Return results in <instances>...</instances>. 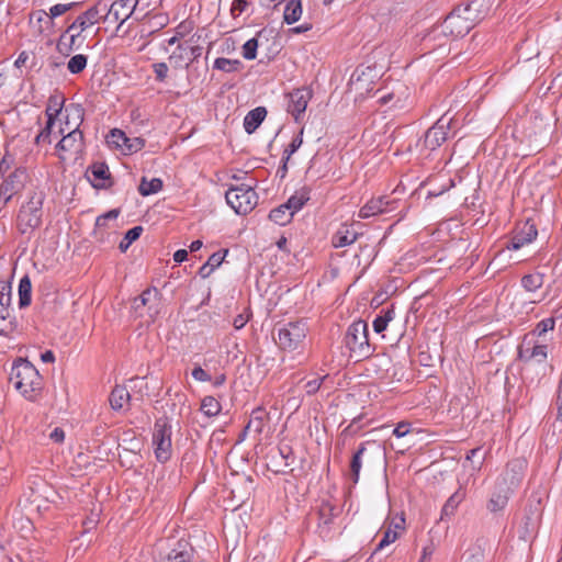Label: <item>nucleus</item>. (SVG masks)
<instances>
[{
    "label": "nucleus",
    "instance_id": "nucleus-1",
    "mask_svg": "<svg viewBox=\"0 0 562 562\" xmlns=\"http://www.w3.org/2000/svg\"><path fill=\"white\" fill-rule=\"evenodd\" d=\"M482 1L472 0L464 5H458L443 20V29L448 30L450 37L465 36L477 23H480L485 13L481 11Z\"/></svg>",
    "mask_w": 562,
    "mask_h": 562
},
{
    "label": "nucleus",
    "instance_id": "nucleus-2",
    "mask_svg": "<svg viewBox=\"0 0 562 562\" xmlns=\"http://www.w3.org/2000/svg\"><path fill=\"white\" fill-rule=\"evenodd\" d=\"M10 382L29 401H35L42 389V379L37 369L24 358L14 361Z\"/></svg>",
    "mask_w": 562,
    "mask_h": 562
},
{
    "label": "nucleus",
    "instance_id": "nucleus-3",
    "mask_svg": "<svg viewBox=\"0 0 562 562\" xmlns=\"http://www.w3.org/2000/svg\"><path fill=\"white\" fill-rule=\"evenodd\" d=\"M452 117L443 114L435 124L429 127L423 138H418L415 143V150L419 157H428V155L440 147L449 137Z\"/></svg>",
    "mask_w": 562,
    "mask_h": 562
},
{
    "label": "nucleus",
    "instance_id": "nucleus-4",
    "mask_svg": "<svg viewBox=\"0 0 562 562\" xmlns=\"http://www.w3.org/2000/svg\"><path fill=\"white\" fill-rule=\"evenodd\" d=\"M44 194L34 192L18 214V228L21 234H31L42 224Z\"/></svg>",
    "mask_w": 562,
    "mask_h": 562
},
{
    "label": "nucleus",
    "instance_id": "nucleus-5",
    "mask_svg": "<svg viewBox=\"0 0 562 562\" xmlns=\"http://www.w3.org/2000/svg\"><path fill=\"white\" fill-rule=\"evenodd\" d=\"M225 199L227 204L238 215L250 213L258 203V195L254 187L246 183L231 187L225 194Z\"/></svg>",
    "mask_w": 562,
    "mask_h": 562
},
{
    "label": "nucleus",
    "instance_id": "nucleus-6",
    "mask_svg": "<svg viewBox=\"0 0 562 562\" xmlns=\"http://www.w3.org/2000/svg\"><path fill=\"white\" fill-rule=\"evenodd\" d=\"M172 427L167 417L158 418L153 431L154 453L158 462L166 463L172 456Z\"/></svg>",
    "mask_w": 562,
    "mask_h": 562
},
{
    "label": "nucleus",
    "instance_id": "nucleus-7",
    "mask_svg": "<svg viewBox=\"0 0 562 562\" xmlns=\"http://www.w3.org/2000/svg\"><path fill=\"white\" fill-rule=\"evenodd\" d=\"M120 213V209H112L95 218L94 228L91 234L95 243L100 245L113 244L116 235L115 221Z\"/></svg>",
    "mask_w": 562,
    "mask_h": 562
},
{
    "label": "nucleus",
    "instance_id": "nucleus-8",
    "mask_svg": "<svg viewBox=\"0 0 562 562\" xmlns=\"http://www.w3.org/2000/svg\"><path fill=\"white\" fill-rule=\"evenodd\" d=\"M105 12V2L99 1L94 5L88 8L85 12L79 14L75 21L66 29V31L60 35L59 41L57 43V48L64 45L63 41L66 37L67 33L72 32L74 29H79L80 32H83L91 27L92 25L99 23L101 19L104 20L103 13Z\"/></svg>",
    "mask_w": 562,
    "mask_h": 562
},
{
    "label": "nucleus",
    "instance_id": "nucleus-9",
    "mask_svg": "<svg viewBox=\"0 0 562 562\" xmlns=\"http://www.w3.org/2000/svg\"><path fill=\"white\" fill-rule=\"evenodd\" d=\"M307 333V323L303 319L290 322L279 329V346L282 349H297L304 342Z\"/></svg>",
    "mask_w": 562,
    "mask_h": 562
},
{
    "label": "nucleus",
    "instance_id": "nucleus-10",
    "mask_svg": "<svg viewBox=\"0 0 562 562\" xmlns=\"http://www.w3.org/2000/svg\"><path fill=\"white\" fill-rule=\"evenodd\" d=\"M143 0H116L110 5L105 2L104 22L119 23L117 30L132 16Z\"/></svg>",
    "mask_w": 562,
    "mask_h": 562
},
{
    "label": "nucleus",
    "instance_id": "nucleus-11",
    "mask_svg": "<svg viewBox=\"0 0 562 562\" xmlns=\"http://www.w3.org/2000/svg\"><path fill=\"white\" fill-rule=\"evenodd\" d=\"M344 344L348 351H357L362 350L364 347H370L368 323L363 319L352 322L347 328Z\"/></svg>",
    "mask_w": 562,
    "mask_h": 562
},
{
    "label": "nucleus",
    "instance_id": "nucleus-12",
    "mask_svg": "<svg viewBox=\"0 0 562 562\" xmlns=\"http://www.w3.org/2000/svg\"><path fill=\"white\" fill-rule=\"evenodd\" d=\"M106 143L109 146L120 149L124 155H132L142 150L145 146V139L142 137L130 138L127 135L119 128H113L106 136Z\"/></svg>",
    "mask_w": 562,
    "mask_h": 562
},
{
    "label": "nucleus",
    "instance_id": "nucleus-13",
    "mask_svg": "<svg viewBox=\"0 0 562 562\" xmlns=\"http://www.w3.org/2000/svg\"><path fill=\"white\" fill-rule=\"evenodd\" d=\"M11 286L0 283V335L9 337L16 329V322L11 318Z\"/></svg>",
    "mask_w": 562,
    "mask_h": 562
},
{
    "label": "nucleus",
    "instance_id": "nucleus-14",
    "mask_svg": "<svg viewBox=\"0 0 562 562\" xmlns=\"http://www.w3.org/2000/svg\"><path fill=\"white\" fill-rule=\"evenodd\" d=\"M195 550L187 539L177 540L166 552L160 553L158 562H195Z\"/></svg>",
    "mask_w": 562,
    "mask_h": 562
},
{
    "label": "nucleus",
    "instance_id": "nucleus-15",
    "mask_svg": "<svg viewBox=\"0 0 562 562\" xmlns=\"http://www.w3.org/2000/svg\"><path fill=\"white\" fill-rule=\"evenodd\" d=\"M538 236L536 224L527 220L521 226H517L513 235L504 246L507 250H519L526 245L531 244Z\"/></svg>",
    "mask_w": 562,
    "mask_h": 562
},
{
    "label": "nucleus",
    "instance_id": "nucleus-16",
    "mask_svg": "<svg viewBox=\"0 0 562 562\" xmlns=\"http://www.w3.org/2000/svg\"><path fill=\"white\" fill-rule=\"evenodd\" d=\"M340 510L330 502H322L317 510V532L322 538L331 536L335 519L339 516Z\"/></svg>",
    "mask_w": 562,
    "mask_h": 562
},
{
    "label": "nucleus",
    "instance_id": "nucleus-17",
    "mask_svg": "<svg viewBox=\"0 0 562 562\" xmlns=\"http://www.w3.org/2000/svg\"><path fill=\"white\" fill-rule=\"evenodd\" d=\"M525 469L526 461L524 459L517 458L508 461L498 484L513 492L521 483Z\"/></svg>",
    "mask_w": 562,
    "mask_h": 562
},
{
    "label": "nucleus",
    "instance_id": "nucleus-18",
    "mask_svg": "<svg viewBox=\"0 0 562 562\" xmlns=\"http://www.w3.org/2000/svg\"><path fill=\"white\" fill-rule=\"evenodd\" d=\"M313 92L308 88L294 89L288 94L289 102L286 111L293 116L295 122H299L302 114L305 112Z\"/></svg>",
    "mask_w": 562,
    "mask_h": 562
},
{
    "label": "nucleus",
    "instance_id": "nucleus-19",
    "mask_svg": "<svg viewBox=\"0 0 562 562\" xmlns=\"http://www.w3.org/2000/svg\"><path fill=\"white\" fill-rule=\"evenodd\" d=\"M24 169L18 168L11 172L0 186V209L5 206L12 196L23 188Z\"/></svg>",
    "mask_w": 562,
    "mask_h": 562
},
{
    "label": "nucleus",
    "instance_id": "nucleus-20",
    "mask_svg": "<svg viewBox=\"0 0 562 562\" xmlns=\"http://www.w3.org/2000/svg\"><path fill=\"white\" fill-rule=\"evenodd\" d=\"M86 176L95 189H108L112 186L109 166L103 161L91 164L87 168Z\"/></svg>",
    "mask_w": 562,
    "mask_h": 562
},
{
    "label": "nucleus",
    "instance_id": "nucleus-21",
    "mask_svg": "<svg viewBox=\"0 0 562 562\" xmlns=\"http://www.w3.org/2000/svg\"><path fill=\"white\" fill-rule=\"evenodd\" d=\"M395 201L387 196H378L369 200L359 211L360 218H369L394 210Z\"/></svg>",
    "mask_w": 562,
    "mask_h": 562
},
{
    "label": "nucleus",
    "instance_id": "nucleus-22",
    "mask_svg": "<svg viewBox=\"0 0 562 562\" xmlns=\"http://www.w3.org/2000/svg\"><path fill=\"white\" fill-rule=\"evenodd\" d=\"M269 419V413L266 411L265 407L258 406L254 408L247 425L245 426L244 430L239 436V441L244 440L249 431H252L257 436H260Z\"/></svg>",
    "mask_w": 562,
    "mask_h": 562
},
{
    "label": "nucleus",
    "instance_id": "nucleus-23",
    "mask_svg": "<svg viewBox=\"0 0 562 562\" xmlns=\"http://www.w3.org/2000/svg\"><path fill=\"white\" fill-rule=\"evenodd\" d=\"M443 29V22L441 24L434 25L423 37L425 45L430 48L440 47L446 44L447 38L450 36L448 30Z\"/></svg>",
    "mask_w": 562,
    "mask_h": 562
},
{
    "label": "nucleus",
    "instance_id": "nucleus-24",
    "mask_svg": "<svg viewBox=\"0 0 562 562\" xmlns=\"http://www.w3.org/2000/svg\"><path fill=\"white\" fill-rule=\"evenodd\" d=\"M202 46H188L186 43L179 44L176 50L170 55L169 59L176 63L189 58L190 63L198 60L202 55Z\"/></svg>",
    "mask_w": 562,
    "mask_h": 562
},
{
    "label": "nucleus",
    "instance_id": "nucleus-25",
    "mask_svg": "<svg viewBox=\"0 0 562 562\" xmlns=\"http://www.w3.org/2000/svg\"><path fill=\"white\" fill-rule=\"evenodd\" d=\"M405 519L401 517L397 521L392 522L384 531L382 539L376 546L374 553L395 542L400 537V531L404 530Z\"/></svg>",
    "mask_w": 562,
    "mask_h": 562
},
{
    "label": "nucleus",
    "instance_id": "nucleus-26",
    "mask_svg": "<svg viewBox=\"0 0 562 562\" xmlns=\"http://www.w3.org/2000/svg\"><path fill=\"white\" fill-rule=\"evenodd\" d=\"M267 116L265 106H257L250 110L244 117V128L247 134H252Z\"/></svg>",
    "mask_w": 562,
    "mask_h": 562
},
{
    "label": "nucleus",
    "instance_id": "nucleus-27",
    "mask_svg": "<svg viewBox=\"0 0 562 562\" xmlns=\"http://www.w3.org/2000/svg\"><path fill=\"white\" fill-rule=\"evenodd\" d=\"M311 189L307 187L301 188L293 195H291L288 201L282 204L283 209H289L290 213H292V217L296 212H299L305 203L310 200Z\"/></svg>",
    "mask_w": 562,
    "mask_h": 562
},
{
    "label": "nucleus",
    "instance_id": "nucleus-28",
    "mask_svg": "<svg viewBox=\"0 0 562 562\" xmlns=\"http://www.w3.org/2000/svg\"><path fill=\"white\" fill-rule=\"evenodd\" d=\"M467 496V491L464 487L460 486L445 503L441 509V519L452 517L458 506L464 501Z\"/></svg>",
    "mask_w": 562,
    "mask_h": 562
},
{
    "label": "nucleus",
    "instance_id": "nucleus-29",
    "mask_svg": "<svg viewBox=\"0 0 562 562\" xmlns=\"http://www.w3.org/2000/svg\"><path fill=\"white\" fill-rule=\"evenodd\" d=\"M131 394L123 385H115L110 393L109 403L113 411H121L130 404Z\"/></svg>",
    "mask_w": 562,
    "mask_h": 562
},
{
    "label": "nucleus",
    "instance_id": "nucleus-30",
    "mask_svg": "<svg viewBox=\"0 0 562 562\" xmlns=\"http://www.w3.org/2000/svg\"><path fill=\"white\" fill-rule=\"evenodd\" d=\"M227 254L228 249H221L212 254L209 257L207 261L200 267L198 274L202 279L209 278L212 274V272L222 265Z\"/></svg>",
    "mask_w": 562,
    "mask_h": 562
},
{
    "label": "nucleus",
    "instance_id": "nucleus-31",
    "mask_svg": "<svg viewBox=\"0 0 562 562\" xmlns=\"http://www.w3.org/2000/svg\"><path fill=\"white\" fill-rule=\"evenodd\" d=\"M358 238V233L348 225H342L333 236L331 245L335 248H341L353 244Z\"/></svg>",
    "mask_w": 562,
    "mask_h": 562
},
{
    "label": "nucleus",
    "instance_id": "nucleus-32",
    "mask_svg": "<svg viewBox=\"0 0 562 562\" xmlns=\"http://www.w3.org/2000/svg\"><path fill=\"white\" fill-rule=\"evenodd\" d=\"M65 104V97L60 92H55L50 94L47 101V106L45 110V114L47 116V121L55 124L56 119L60 114Z\"/></svg>",
    "mask_w": 562,
    "mask_h": 562
},
{
    "label": "nucleus",
    "instance_id": "nucleus-33",
    "mask_svg": "<svg viewBox=\"0 0 562 562\" xmlns=\"http://www.w3.org/2000/svg\"><path fill=\"white\" fill-rule=\"evenodd\" d=\"M513 493L508 488L498 484V491L494 492L487 503V508L492 513L499 512L505 508L508 503L509 494Z\"/></svg>",
    "mask_w": 562,
    "mask_h": 562
},
{
    "label": "nucleus",
    "instance_id": "nucleus-34",
    "mask_svg": "<svg viewBox=\"0 0 562 562\" xmlns=\"http://www.w3.org/2000/svg\"><path fill=\"white\" fill-rule=\"evenodd\" d=\"M395 317V308L393 305L386 308H382L380 313L373 319L372 326L376 334H382L389 323Z\"/></svg>",
    "mask_w": 562,
    "mask_h": 562
},
{
    "label": "nucleus",
    "instance_id": "nucleus-35",
    "mask_svg": "<svg viewBox=\"0 0 562 562\" xmlns=\"http://www.w3.org/2000/svg\"><path fill=\"white\" fill-rule=\"evenodd\" d=\"M367 442L360 443L358 450L353 453L350 464H349V471H350V479L353 484H357L359 482V475L360 470L362 467V457L364 452L367 451L366 448Z\"/></svg>",
    "mask_w": 562,
    "mask_h": 562
},
{
    "label": "nucleus",
    "instance_id": "nucleus-36",
    "mask_svg": "<svg viewBox=\"0 0 562 562\" xmlns=\"http://www.w3.org/2000/svg\"><path fill=\"white\" fill-rule=\"evenodd\" d=\"M213 68L225 74L239 72L244 69V64L239 59L218 57L213 63Z\"/></svg>",
    "mask_w": 562,
    "mask_h": 562
},
{
    "label": "nucleus",
    "instance_id": "nucleus-37",
    "mask_svg": "<svg viewBox=\"0 0 562 562\" xmlns=\"http://www.w3.org/2000/svg\"><path fill=\"white\" fill-rule=\"evenodd\" d=\"M544 283V273L542 272H539V271H536V272H532V273H527L525 276H522L521 280H520V284L522 286V289L527 292H536L538 291L540 288H542Z\"/></svg>",
    "mask_w": 562,
    "mask_h": 562
},
{
    "label": "nucleus",
    "instance_id": "nucleus-38",
    "mask_svg": "<svg viewBox=\"0 0 562 562\" xmlns=\"http://www.w3.org/2000/svg\"><path fill=\"white\" fill-rule=\"evenodd\" d=\"M302 11L301 0H289L283 11L284 22L289 25L297 22L301 19Z\"/></svg>",
    "mask_w": 562,
    "mask_h": 562
},
{
    "label": "nucleus",
    "instance_id": "nucleus-39",
    "mask_svg": "<svg viewBox=\"0 0 562 562\" xmlns=\"http://www.w3.org/2000/svg\"><path fill=\"white\" fill-rule=\"evenodd\" d=\"M162 187L164 182L160 178H153L150 180H147L146 177H143L138 186V192L143 196H148L161 191Z\"/></svg>",
    "mask_w": 562,
    "mask_h": 562
},
{
    "label": "nucleus",
    "instance_id": "nucleus-40",
    "mask_svg": "<svg viewBox=\"0 0 562 562\" xmlns=\"http://www.w3.org/2000/svg\"><path fill=\"white\" fill-rule=\"evenodd\" d=\"M64 140L67 142V147L70 153H79L83 148V134L79 130V127H76L75 130L70 131L67 135L63 137Z\"/></svg>",
    "mask_w": 562,
    "mask_h": 562
},
{
    "label": "nucleus",
    "instance_id": "nucleus-41",
    "mask_svg": "<svg viewBox=\"0 0 562 562\" xmlns=\"http://www.w3.org/2000/svg\"><path fill=\"white\" fill-rule=\"evenodd\" d=\"M32 300V284L27 276H24L19 283V306L20 308L26 307L31 304Z\"/></svg>",
    "mask_w": 562,
    "mask_h": 562
},
{
    "label": "nucleus",
    "instance_id": "nucleus-42",
    "mask_svg": "<svg viewBox=\"0 0 562 562\" xmlns=\"http://www.w3.org/2000/svg\"><path fill=\"white\" fill-rule=\"evenodd\" d=\"M160 296V292L157 288L150 286L144 290L138 296H136L133 301V307L135 311L146 306L153 299L158 300Z\"/></svg>",
    "mask_w": 562,
    "mask_h": 562
},
{
    "label": "nucleus",
    "instance_id": "nucleus-43",
    "mask_svg": "<svg viewBox=\"0 0 562 562\" xmlns=\"http://www.w3.org/2000/svg\"><path fill=\"white\" fill-rule=\"evenodd\" d=\"M201 412L207 417H214L220 414L221 403L213 396H205L201 402Z\"/></svg>",
    "mask_w": 562,
    "mask_h": 562
},
{
    "label": "nucleus",
    "instance_id": "nucleus-44",
    "mask_svg": "<svg viewBox=\"0 0 562 562\" xmlns=\"http://www.w3.org/2000/svg\"><path fill=\"white\" fill-rule=\"evenodd\" d=\"M88 65V56L83 54H77L72 56L67 63V69L71 75L81 74Z\"/></svg>",
    "mask_w": 562,
    "mask_h": 562
},
{
    "label": "nucleus",
    "instance_id": "nucleus-45",
    "mask_svg": "<svg viewBox=\"0 0 562 562\" xmlns=\"http://www.w3.org/2000/svg\"><path fill=\"white\" fill-rule=\"evenodd\" d=\"M269 218L273 223L283 226L290 223L293 217L289 209H283L281 204L278 207H274L270 211Z\"/></svg>",
    "mask_w": 562,
    "mask_h": 562
},
{
    "label": "nucleus",
    "instance_id": "nucleus-46",
    "mask_svg": "<svg viewBox=\"0 0 562 562\" xmlns=\"http://www.w3.org/2000/svg\"><path fill=\"white\" fill-rule=\"evenodd\" d=\"M143 233V227L142 226H134L132 227L131 229H128L124 237L122 238V240L120 241L119 244V249L122 251V252H125L128 247L135 241L137 240L140 235Z\"/></svg>",
    "mask_w": 562,
    "mask_h": 562
},
{
    "label": "nucleus",
    "instance_id": "nucleus-47",
    "mask_svg": "<svg viewBox=\"0 0 562 562\" xmlns=\"http://www.w3.org/2000/svg\"><path fill=\"white\" fill-rule=\"evenodd\" d=\"M259 43L256 37L249 38L241 47L243 57L247 60H254L257 57Z\"/></svg>",
    "mask_w": 562,
    "mask_h": 562
},
{
    "label": "nucleus",
    "instance_id": "nucleus-48",
    "mask_svg": "<svg viewBox=\"0 0 562 562\" xmlns=\"http://www.w3.org/2000/svg\"><path fill=\"white\" fill-rule=\"evenodd\" d=\"M303 133H304V128H301L300 132L297 133V135H295L292 138L291 143L283 150L282 156H284V158H291V156L294 153H296L299 150V148L302 146V144H303Z\"/></svg>",
    "mask_w": 562,
    "mask_h": 562
},
{
    "label": "nucleus",
    "instance_id": "nucleus-49",
    "mask_svg": "<svg viewBox=\"0 0 562 562\" xmlns=\"http://www.w3.org/2000/svg\"><path fill=\"white\" fill-rule=\"evenodd\" d=\"M79 3L78 2H69V3H57L49 9V20L52 21L55 18L63 15L64 13L72 10Z\"/></svg>",
    "mask_w": 562,
    "mask_h": 562
},
{
    "label": "nucleus",
    "instance_id": "nucleus-50",
    "mask_svg": "<svg viewBox=\"0 0 562 562\" xmlns=\"http://www.w3.org/2000/svg\"><path fill=\"white\" fill-rule=\"evenodd\" d=\"M328 379H329V374L326 373L323 376L307 381L304 384V390H305L306 394L310 396L316 394L318 392V390L321 389V385Z\"/></svg>",
    "mask_w": 562,
    "mask_h": 562
},
{
    "label": "nucleus",
    "instance_id": "nucleus-51",
    "mask_svg": "<svg viewBox=\"0 0 562 562\" xmlns=\"http://www.w3.org/2000/svg\"><path fill=\"white\" fill-rule=\"evenodd\" d=\"M418 356L417 361L425 367H431L435 364V361L442 362V353H416ZM412 361H416V359H412Z\"/></svg>",
    "mask_w": 562,
    "mask_h": 562
},
{
    "label": "nucleus",
    "instance_id": "nucleus-52",
    "mask_svg": "<svg viewBox=\"0 0 562 562\" xmlns=\"http://www.w3.org/2000/svg\"><path fill=\"white\" fill-rule=\"evenodd\" d=\"M81 33L82 32H80V30L78 32H76V33L69 32L68 33V34H70V36H69V44L66 45V49L65 50L61 47L58 48L59 52H61L65 55H69V53L72 52L74 49H78L81 46V44H82V40L80 42H78Z\"/></svg>",
    "mask_w": 562,
    "mask_h": 562
},
{
    "label": "nucleus",
    "instance_id": "nucleus-53",
    "mask_svg": "<svg viewBox=\"0 0 562 562\" xmlns=\"http://www.w3.org/2000/svg\"><path fill=\"white\" fill-rule=\"evenodd\" d=\"M151 67H153L154 74H155L156 81L164 82L168 76V71H169L168 65L166 63L161 61V63L153 64Z\"/></svg>",
    "mask_w": 562,
    "mask_h": 562
},
{
    "label": "nucleus",
    "instance_id": "nucleus-54",
    "mask_svg": "<svg viewBox=\"0 0 562 562\" xmlns=\"http://www.w3.org/2000/svg\"><path fill=\"white\" fill-rule=\"evenodd\" d=\"M554 326H555V319L553 317H548V318H544V319L540 321L537 324V326L535 328V333L538 336H541V335L546 334L549 330H553Z\"/></svg>",
    "mask_w": 562,
    "mask_h": 562
},
{
    "label": "nucleus",
    "instance_id": "nucleus-55",
    "mask_svg": "<svg viewBox=\"0 0 562 562\" xmlns=\"http://www.w3.org/2000/svg\"><path fill=\"white\" fill-rule=\"evenodd\" d=\"M54 126V123L46 121L45 127L37 134L35 137V144H38L41 142H47L50 143V134L52 128Z\"/></svg>",
    "mask_w": 562,
    "mask_h": 562
},
{
    "label": "nucleus",
    "instance_id": "nucleus-56",
    "mask_svg": "<svg viewBox=\"0 0 562 562\" xmlns=\"http://www.w3.org/2000/svg\"><path fill=\"white\" fill-rule=\"evenodd\" d=\"M192 376L200 382H207L211 381V375L200 366H196L192 370Z\"/></svg>",
    "mask_w": 562,
    "mask_h": 562
},
{
    "label": "nucleus",
    "instance_id": "nucleus-57",
    "mask_svg": "<svg viewBox=\"0 0 562 562\" xmlns=\"http://www.w3.org/2000/svg\"><path fill=\"white\" fill-rule=\"evenodd\" d=\"M247 8L246 0H234L231 8V13L233 16L240 15Z\"/></svg>",
    "mask_w": 562,
    "mask_h": 562
},
{
    "label": "nucleus",
    "instance_id": "nucleus-58",
    "mask_svg": "<svg viewBox=\"0 0 562 562\" xmlns=\"http://www.w3.org/2000/svg\"><path fill=\"white\" fill-rule=\"evenodd\" d=\"M409 428H411L409 423L401 422L394 428L393 435L396 436L397 438H402L409 432Z\"/></svg>",
    "mask_w": 562,
    "mask_h": 562
},
{
    "label": "nucleus",
    "instance_id": "nucleus-59",
    "mask_svg": "<svg viewBox=\"0 0 562 562\" xmlns=\"http://www.w3.org/2000/svg\"><path fill=\"white\" fill-rule=\"evenodd\" d=\"M279 452H280V456L285 460V465L289 467L290 460L293 461V459H294L292 448L288 445H284V446L279 447Z\"/></svg>",
    "mask_w": 562,
    "mask_h": 562
},
{
    "label": "nucleus",
    "instance_id": "nucleus-60",
    "mask_svg": "<svg viewBox=\"0 0 562 562\" xmlns=\"http://www.w3.org/2000/svg\"><path fill=\"white\" fill-rule=\"evenodd\" d=\"M13 161V156H11L9 153H5V155H3V157L0 160V173L7 171L11 167Z\"/></svg>",
    "mask_w": 562,
    "mask_h": 562
},
{
    "label": "nucleus",
    "instance_id": "nucleus-61",
    "mask_svg": "<svg viewBox=\"0 0 562 562\" xmlns=\"http://www.w3.org/2000/svg\"><path fill=\"white\" fill-rule=\"evenodd\" d=\"M249 321V315H245V314H238L234 321H233V325L236 329H241L245 327V325L248 323Z\"/></svg>",
    "mask_w": 562,
    "mask_h": 562
},
{
    "label": "nucleus",
    "instance_id": "nucleus-62",
    "mask_svg": "<svg viewBox=\"0 0 562 562\" xmlns=\"http://www.w3.org/2000/svg\"><path fill=\"white\" fill-rule=\"evenodd\" d=\"M49 438L54 441V442H57V443H60L64 441L65 439V431L59 428V427H56L49 435Z\"/></svg>",
    "mask_w": 562,
    "mask_h": 562
},
{
    "label": "nucleus",
    "instance_id": "nucleus-63",
    "mask_svg": "<svg viewBox=\"0 0 562 562\" xmlns=\"http://www.w3.org/2000/svg\"><path fill=\"white\" fill-rule=\"evenodd\" d=\"M289 160H290V158H284V156H282L281 165L279 166V168L277 170V176L280 177V179H284L286 177Z\"/></svg>",
    "mask_w": 562,
    "mask_h": 562
},
{
    "label": "nucleus",
    "instance_id": "nucleus-64",
    "mask_svg": "<svg viewBox=\"0 0 562 562\" xmlns=\"http://www.w3.org/2000/svg\"><path fill=\"white\" fill-rule=\"evenodd\" d=\"M557 405H558L557 419L562 422V382H560V384H559Z\"/></svg>",
    "mask_w": 562,
    "mask_h": 562
}]
</instances>
